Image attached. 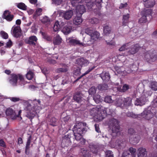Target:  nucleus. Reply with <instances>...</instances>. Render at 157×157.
Instances as JSON below:
<instances>
[{
    "label": "nucleus",
    "mask_w": 157,
    "mask_h": 157,
    "mask_svg": "<svg viewBox=\"0 0 157 157\" xmlns=\"http://www.w3.org/2000/svg\"><path fill=\"white\" fill-rule=\"evenodd\" d=\"M4 72L7 75H10V77L8 78L9 82L13 86H17V80L19 79L20 82L24 84L23 82L25 81L23 75L18 74H16L15 73L11 74V71L10 70L6 69L5 70Z\"/></svg>",
    "instance_id": "f257e3e1"
},
{
    "label": "nucleus",
    "mask_w": 157,
    "mask_h": 157,
    "mask_svg": "<svg viewBox=\"0 0 157 157\" xmlns=\"http://www.w3.org/2000/svg\"><path fill=\"white\" fill-rule=\"evenodd\" d=\"M144 60L148 63H151L155 62L157 59V55L155 51L151 50L144 53Z\"/></svg>",
    "instance_id": "f03ea898"
},
{
    "label": "nucleus",
    "mask_w": 157,
    "mask_h": 157,
    "mask_svg": "<svg viewBox=\"0 0 157 157\" xmlns=\"http://www.w3.org/2000/svg\"><path fill=\"white\" fill-rule=\"evenodd\" d=\"M152 12L151 9L144 8L140 12L142 17L140 19L139 22L140 23H145L147 19L150 20L152 17Z\"/></svg>",
    "instance_id": "7ed1b4c3"
},
{
    "label": "nucleus",
    "mask_w": 157,
    "mask_h": 157,
    "mask_svg": "<svg viewBox=\"0 0 157 157\" xmlns=\"http://www.w3.org/2000/svg\"><path fill=\"white\" fill-rule=\"evenodd\" d=\"M86 125V124L85 122H79L76 124L73 128V133L84 134L87 131Z\"/></svg>",
    "instance_id": "20e7f679"
},
{
    "label": "nucleus",
    "mask_w": 157,
    "mask_h": 157,
    "mask_svg": "<svg viewBox=\"0 0 157 157\" xmlns=\"http://www.w3.org/2000/svg\"><path fill=\"white\" fill-rule=\"evenodd\" d=\"M109 127L111 129L113 133L117 134L120 129L118 121L114 118L110 119L109 122Z\"/></svg>",
    "instance_id": "39448f33"
},
{
    "label": "nucleus",
    "mask_w": 157,
    "mask_h": 157,
    "mask_svg": "<svg viewBox=\"0 0 157 157\" xmlns=\"http://www.w3.org/2000/svg\"><path fill=\"white\" fill-rule=\"evenodd\" d=\"M148 92H147L145 94H143L141 97L139 98H137L135 101V105L142 106L144 105L148 96H150L151 94V93L149 95L148 94Z\"/></svg>",
    "instance_id": "423d86ee"
},
{
    "label": "nucleus",
    "mask_w": 157,
    "mask_h": 157,
    "mask_svg": "<svg viewBox=\"0 0 157 157\" xmlns=\"http://www.w3.org/2000/svg\"><path fill=\"white\" fill-rule=\"evenodd\" d=\"M108 111H110V109L108 108H104V109L102 110L100 113L98 112L95 116V117L98 121H100L103 120L107 115H110L112 113H107Z\"/></svg>",
    "instance_id": "0eeeda50"
},
{
    "label": "nucleus",
    "mask_w": 157,
    "mask_h": 157,
    "mask_svg": "<svg viewBox=\"0 0 157 157\" xmlns=\"http://www.w3.org/2000/svg\"><path fill=\"white\" fill-rule=\"evenodd\" d=\"M72 133L74 134V137L73 138L74 139V143H76L75 142V140L77 142H78V145H83L85 144L86 143V140L83 138V136L84 134H81L79 133L76 134L75 133Z\"/></svg>",
    "instance_id": "6e6552de"
},
{
    "label": "nucleus",
    "mask_w": 157,
    "mask_h": 157,
    "mask_svg": "<svg viewBox=\"0 0 157 157\" xmlns=\"http://www.w3.org/2000/svg\"><path fill=\"white\" fill-rule=\"evenodd\" d=\"M26 117L31 121L35 115L34 108L30 104H29L26 107Z\"/></svg>",
    "instance_id": "1a4fd4ad"
},
{
    "label": "nucleus",
    "mask_w": 157,
    "mask_h": 157,
    "mask_svg": "<svg viewBox=\"0 0 157 157\" xmlns=\"http://www.w3.org/2000/svg\"><path fill=\"white\" fill-rule=\"evenodd\" d=\"M73 137L74 134L72 132L65 135L63 137L62 144H64L65 146L68 147L71 144V138Z\"/></svg>",
    "instance_id": "9d476101"
},
{
    "label": "nucleus",
    "mask_w": 157,
    "mask_h": 157,
    "mask_svg": "<svg viewBox=\"0 0 157 157\" xmlns=\"http://www.w3.org/2000/svg\"><path fill=\"white\" fill-rule=\"evenodd\" d=\"M14 17L13 14H11L10 12L8 10H6L3 13L2 17L8 21H11L13 19Z\"/></svg>",
    "instance_id": "9b49d317"
},
{
    "label": "nucleus",
    "mask_w": 157,
    "mask_h": 157,
    "mask_svg": "<svg viewBox=\"0 0 157 157\" xmlns=\"http://www.w3.org/2000/svg\"><path fill=\"white\" fill-rule=\"evenodd\" d=\"M76 11L77 15L82 16L86 11L85 6L83 5H79L76 6Z\"/></svg>",
    "instance_id": "f8f14e48"
},
{
    "label": "nucleus",
    "mask_w": 157,
    "mask_h": 157,
    "mask_svg": "<svg viewBox=\"0 0 157 157\" xmlns=\"http://www.w3.org/2000/svg\"><path fill=\"white\" fill-rule=\"evenodd\" d=\"M82 94L80 92H77L73 95V100L78 103H80L82 100Z\"/></svg>",
    "instance_id": "ddd939ff"
},
{
    "label": "nucleus",
    "mask_w": 157,
    "mask_h": 157,
    "mask_svg": "<svg viewBox=\"0 0 157 157\" xmlns=\"http://www.w3.org/2000/svg\"><path fill=\"white\" fill-rule=\"evenodd\" d=\"M142 117L145 119L149 120L153 117L154 114L151 112L150 111L145 110L142 113Z\"/></svg>",
    "instance_id": "4468645a"
},
{
    "label": "nucleus",
    "mask_w": 157,
    "mask_h": 157,
    "mask_svg": "<svg viewBox=\"0 0 157 157\" xmlns=\"http://www.w3.org/2000/svg\"><path fill=\"white\" fill-rule=\"evenodd\" d=\"M89 147L91 151L93 153L97 155L100 149V147L98 145L93 143H90L89 144Z\"/></svg>",
    "instance_id": "2eb2a0df"
},
{
    "label": "nucleus",
    "mask_w": 157,
    "mask_h": 157,
    "mask_svg": "<svg viewBox=\"0 0 157 157\" xmlns=\"http://www.w3.org/2000/svg\"><path fill=\"white\" fill-rule=\"evenodd\" d=\"M6 113L7 116L10 117L13 120L16 119V113L12 108H7L6 111Z\"/></svg>",
    "instance_id": "dca6fc26"
},
{
    "label": "nucleus",
    "mask_w": 157,
    "mask_h": 157,
    "mask_svg": "<svg viewBox=\"0 0 157 157\" xmlns=\"http://www.w3.org/2000/svg\"><path fill=\"white\" fill-rule=\"evenodd\" d=\"M138 157H146L147 152L146 149L142 147L139 148L137 151Z\"/></svg>",
    "instance_id": "f3484780"
},
{
    "label": "nucleus",
    "mask_w": 157,
    "mask_h": 157,
    "mask_svg": "<svg viewBox=\"0 0 157 157\" xmlns=\"http://www.w3.org/2000/svg\"><path fill=\"white\" fill-rule=\"evenodd\" d=\"M140 48V47L139 44H136L129 50L128 52V54L131 55L135 54L137 52Z\"/></svg>",
    "instance_id": "a211bd4d"
},
{
    "label": "nucleus",
    "mask_w": 157,
    "mask_h": 157,
    "mask_svg": "<svg viewBox=\"0 0 157 157\" xmlns=\"http://www.w3.org/2000/svg\"><path fill=\"white\" fill-rule=\"evenodd\" d=\"M143 1L144 6L147 8L152 7L155 4L154 0H143Z\"/></svg>",
    "instance_id": "6ab92c4d"
},
{
    "label": "nucleus",
    "mask_w": 157,
    "mask_h": 157,
    "mask_svg": "<svg viewBox=\"0 0 157 157\" xmlns=\"http://www.w3.org/2000/svg\"><path fill=\"white\" fill-rule=\"evenodd\" d=\"M104 82H108L110 79V75L109 72H103L100 75Z\"/></svg>",
    "instance_id": "aec40b11"
},
{
    "label": "nucleus",
    "mask_w": 157,
    "mask_h": 157,
    "mask_svg": "<svg viewBox=\"0 0 157 157\" xmlns=\"http://www.w3.org/2000/svg\"><path fill=\"white\" fill-rule=\"evenodd\" d=\"M21 29L19 26L13 27V33L14 36L17 38L20 37L21 35Z\"/></svg>",
    "instance_id": "412c9836"
},
{
    "label": "nucleus",
    "mask_w": 157,
    "mask_h": 157,
    "mask_svg": "<svg viewBox=\"0 0 157 157\" xmlns=\"http://www.w3.org/2000/svg\"><path fill=\"white\" fill-rule=\"evenodd\" d=\"M68 40V43L70 44L71 45L74 46L77 45L80 46L83 45L82 43L80 41L77 39H74L72 38H69Z\"/></svg>",
    "instance_id": "4be33fe9"
},
{
    "label": "nucleus",
    "mask_w": 157,
    "mask_h": 157,
    "mask_svg": "<svg viewBox=\"0 0 157 157\" xmlns=\"http://www.w3.org/2000/svg\"><path fill=\"white\" fill-rule=\"evenodd\" d=\"M62 41V39L59 35H57L54 37L53 40V43L55 46L59 45Z\"/></svg>",
    "instance_id": "5701e85b"
},
{
    "label": "nucleus",
    "mask_w": 157,
    "mask_h": 157,
    "mask_svg": "<svg viewBox=\"0 0 157 157\" xmlns=\"http://www.w3.org/2000/svg\"><path fill=\"white\" fill-rule=\"evenodd\" d=\"M115 146L118 148L123 149L125 146V142L122 140H117L115 143Z\"/></svg>",
    "instance_id": "b1692460"
},
{
    "label": "nucleus",
    "mask_w": 157,
    "mask_h": 157,
    "mask_svg": "<svg viewBox=\"0 0 157 157\" xmlns=\"http://www.w3.org/2000/svg\"><path fill=\"white\" fill-rule=\"evenodd\" d=\"M140 140V136L137 135L131 136L129 138V141L132 144L138 143Z\"/></svg>",
    "instance_id": "393cba45"
},
{
    "label": "nucleus",
    "mask_w": 157,
    "mask_h": 157,
    "mask_svg": "<svg viewBox=\"0 0 157 157\" xmlns=\"http://www.w3.org/2000/svg\"><path fill=\"white\" fill-rule=\"evenodd\" d=\"M37 39L36 36H32L29 37V39L26 42V43L30 45L35 46L36 42L37 41Z\"/></svg>",
    "instance_id": "a878e982"
},
{
    "label": "nucleus",
    "mask_w": 157,
    "mask_h": 157,
    "mask_svg": "<svg viewBox=\"0 0 157 157\" xmlns=\"http://www.w3.org/2000/svg\"><path fill=\"white\" fill-rule=\"evenodd\" d=\"M72 29V26L70 25L67 24L64 26L62 29V31L64 34L67 35L71 32Z\"/></svg>",
    "instance_id": "bb28decb"
},
{
    "label": "nucleus",
    "mask_w": 157,
    "mask_h": 157,
    "mask_svg": "<svg viewBox=\"0 0 157 157\" xmlns=\"http://www.w3.org/2000/svg\"><path fill=\"white\" fill-rule=\"evenodd\" d=\"M87 63V60L83 58L77 59L76 61V63L82 67L85 66Z\"/></svg>",
    "instance_id": "cd10ccee"
},
{
    "label": "nucleus",
    "mask_w": 157,
    "mask_h": 157,
    "mask_svg": "<svg viewBox=\"0 0 157 157\" xmlns=\"http://www.w3.org/2000/svg\"><path fill=\"white\" fill-rule=\"evenodd\" d=\"M123 102L124 105L125 107H128L132 105V99L130 97H127L123 100Z\"/></svg>",
    "instance_id": "c85d7f7f"
},
{
    "label": "nucleus",
    "mask_w": 157,
    "mask_h": 157,
    "mask_svg": "<svg viewBox=\"0 0 157 157\" xmlns=\"http://www.w3.org/2000/svg\"><path fill=\"white\" fill-rule=\"evenodd\" d=\"M81 17L82 16H80V15H77V16L75 17L73 19V22L74 24L76 25H78L80 24L83 21Z\"/></svg>",
    "instance_id": "c756f323"
},
{
    "label": "nucleus",
    "mask_w": 157,
    "mask_h": 157,
    "mask_svg": "<svg viewBox=\"0 0 157 157\" xmlns=\"http://www.w3.org/2000/svg\"><path fill=\"white\" fill-rule=\"evenodd\" d=\"M73 12L71 10H69L63 13V17L65 19L69 20L72 17Z\"/></svg>",
    "instance_id": "7c9ffc66"
},
{
    "label": "nucleus",
    "mask_w": 157,
    "mask_h": 157,
    "mask_svg": "<svg viewBox=\"0 0 157 157\" xmlns=\"http://www.w3.org/2000/svg\"><path fill=\"white\" fill-rule=\"evenodd\" d=\"M34 73L31 70L29 69H27V73L26 74V77L29 80H32L34 77Z\"/></svg>",
    "instance_id": "2f4dec72"
},
{
    "label": "nucleus",
    "mask_w": 157,
    "mask_h": 157,
    "mask_svg": "<svg viewBox=\"0 0 157 157\" xmlns=\"http://www.w3.org/2000/svg\"><path fill=\"white\" fill-rule=\"evenodd\" d=\"M99 111V108L97 107H94L90 109V114L91 116L95 117Z\"/></svg>",
    "instance_id": "473e14b6"
},
{
    "label": "nucleus",
    "mask_w": 157,
    "mask_h": 157,
    "mask_svg": "<svg viewBox=\"0 0 157 157\" xmlns=\"http://www.w3.org/2000/svg\"><path fill=\"white\" fill-rule=\"evenodd\" d=\"M108 88V85L105 83L98 84L97 86L98 89L101 91L107 90Z\"/></svg>",
    "instance_id": "72a5a7b5"
},
{
    "label": "nucleus",
    "mask_w": 157,
    "mask_h": 157,
    "mask_svg": "<svg viewBox=\"0 0 157 157\" xmlns=\"http://www.w3.org/2000/svg\"><path fill=\"white\" fill-rule=\"evenodd\" d=\"M80 155L82 157H90V154L88 150H85L84 149H82L81 150Z\"/></svg>",
    "instance_id": "f704fd0d"
},
{
    "label": "nucleus",
    "mask_w": 157,
    "mask_h": 157,
    "mask_svg": "<svg viewBox=\"0 0 157 157\" xmlns=\"http://www.w3.org/2000/svg\"><path fill=\"white\" fill-rule=\"evenodd\" d=\"M100 36V33L97 31H94L92 35L90 36V38L91 40H96L98 39Z\"/></svg>",
    "instance_id": "c9c22d12"
},
{
    "label": "nucleus",
    "mask_w": 157,
    "mask_h": 157,
    "mask_svg": "<svg viewBox=\"0 0 157 157\" xmlns=\"http://www.w3.org/2000/svg\"><path fill=\"white\" fill-rule=\"evenodd\" d=\"M150 88L153 90L156 91L157 90V82L155 81H151L149 86Z\"/></svg>",
    "instance_id": "e433bc0d"
},
{
    "label": "nucleus",
    "mask_w": 157,
    "mask_h": 157,
    "mask_svg": "<svg viewBox=\"0 0 157 157\" xmlns=\"http://www.w3.org/2000/svg\"><path fill=\"white\" fill-rule=\"evenodd\" d=\"M111 27L108 25H106L103 27V32L106 35L110 34L111 32Z\"/></svg>",
    "instance_id": "4c0bfd02"
},
{
    "label": "nucleus",
    "mask_w": 157,
    "mask_h": 157,
    "mask_svg": "<svg viewBox=\"0 0 157 157\" xmlns=\"http://www.w3.org/2000/svg\"><path fill=\"white\" fill-rule=\"evenodd\" d=\"M57 119L55 117H51L49 120L50 125L53 126H56L57 125Z\"/></svg>",
    "instance_id": "58836bf2"
},
{
    "label": "nucleus",
    "mask_w": 157,
    "mask_h": 157,
    "mask_svg": "<svg viewBox=\"0 0 157 157\" xmlns=\"http://www.w3.org/2000/svg\"><path fill=\"white\" fill-rule=\"evenodd\" d=\"M114 104L117 106H120L123 104V99L121 98H117L114 101Z\"/></svg>",
    "instance_id": "ea45409f"
},
{
    "label": "nucleus",
    "mask_w": 157,
    "mask_h": 157,
    "mask_svg": "<svg viewBox=\"0 0 157 157\" xmlns=\"http://www.w3.org/2000/svg\"><path fill=\"white\" fill-rule=\"evenodd\" d=\"M129 17L128 14L123 16L122 24L123 25L125 26L127 25L128 22Z\"/></svg>",
    "instance_id": "a19ab883"
},
{
    "label": "nucleus",
    "mask_w": 157,
    "mask_h": 157,
    "mask_svg": "<svg viewBox=\"0 0 157 157\" xmlns=\"http://www.w3.org/2000/svg\"><path fill=\"white\" fill-rule=\"evenodd\" d=\"M65 113H63L62 115H61V120L62 122H64L65 123H67L68 121L69 120L70 117L69 115H66V116H65L64 117H63V116L65 115H63Z\"/></svg>",
    "instance_id": "79ce46f5"
},
{
    "label": "nucleus",
    "mask_w": 157,
    "mask_h": 157,
    "mask_svg": "<svg viewBox=\"0 0 157 157\" xmlns=\"http://www.w3.org/2000/svg\"><path fill=\"white\" fill-rule=\"evenodd\" d=\"M129 89V86L127 84H124L122 88L118 89V90L121 92H124Z\"/></svg>",
    "instance_id": "37998d69"
},
{
    "label": "nucleus",
    "mask_w": 157,
    "mask_h": 157,
    "mask_svg": "<svg viewBox=\"0 0 157 157\" xmlns=\"http://www.w3.org/2000/svg\"><path fill=\"white\" fill-rule=\"evenodd\" d=\"M17 6L18 8L23 10H25L27 9V6L24 3L22 2L18 3Z\"/></svg>",
    "instance_id": "c03bdc74"
},
{
    "label": "nucleus",
    "mask_w": 157,
    "mask_h": 157,
    "mask_svg": "<svg viewBox=\"0 0 157 157\" xmlns=\"http://www.w3.org/2000/svg\"><path fill=\"white\" fill-rule=\"evenodd\" d=\"M70 1L73 6H77L79 3H82L81 0H70Z\"/></svg>",
    "instance_id": "a18cd8bd"
},
{
    "label": "nucleus",
    "mask_w": 157,
    "mask_h": 157,
    "mask_svg": "<svg viewBox=\"0 0 157 157\" xmlns=\"http://www.w3.org/2000/svg\"><path fill=\"white\" fill-rule=\"evenodd\" d=\"M94 101L97 103H98L101 101V96L99 94L96 95L93 97Z\"/></svg>",
    "instance_id": "49530a36"
},
{
    "label": "nucleus",
    "mask_w": 157,
    "mask_h": 157,
    "mask_svg": "<svg viewBox=\"0 0 157 157\" xmlns=\"http://www.w3.org/2000/svg\"><path fill=\"white\" fill-rule=\"evenodd\" d=\"M96 91V88L95 87L93 86L91 87L89 90V93L90 95L94 94Z\"/></svg>",
    "instance_id": "de8ad7c7"
},
{
    "label": "nucleus",
    "mask_w": 157,
    "mask_h": 157,
    "mask_svg": "<svg viewBox=\"0 0 157 157\" xmlns=\"http://www.w3.org/2000/svg\"><path fill=\"white\" fill-rule=\"evenodd\" d=\"M60 25L58 21L56 22L53 26V30L54 31L56 32L59 30L60 28Z\"/></svg>",
    "instance_id": "09e8293b"
},
{
    "label": "nucleus",
    "mask_w": 157,
    "mask_h": 157,
    "mask_svg": "<svg viewBox=\"0 0 157 157\" xmlns=\"http://www.w3.org/2000/svg\"><path fill=\"white\" fill-rule=\"evenodd\" d=\"M104 101L108 103H111L113 102V100L112 99L111 96H107L104 98Z\"/></svg>",
    "instance_id": "8fccbe9b"
},
{
    "label": "nucleus",
    "mask_w": 157,
    "mask_h": 157,
    "mask_svg": "<svg viewBox=\"0 0 157 157\" xmlns=\"http://www.w3.org/2000/svg\"><path fill=\"white\" fill-rule=\"evenodd\" d=\"M89 21L91 24H97L99 22V20L97 18L93 17L89 20Z\"/></svg>",
    "instance_id": "3c124183"
},
{
    "label": "nucleus",
    "mask_w": 157,
    "mask_h": 157,
    "mask_svg": "<svg viewBox=\"0 0 157 157\" xmlns=\"http://www.w3.org/2000/svg\"><path fill=\"white\" fill-rule=\"evenodd\" d=\"M129 45V43H127L123 44L119 49L120 51H123L128 49V47Z\"/></svg>",
    "instance_id": "603ef678"
},
{
    "label": "nucleus",
    "mask_w": 157,
    "mask_h": 157,
    "mask_svg": "<svg viewBox=\"0 0 157 157\" xmlns=\"http://www.w3.org/2000/svg\"><path fill=\"white\" fill-rule=\"evenodd\" d=\"M105 42L107 45H108L110 47L113 48L115 46V42L113 40H111L109 42H108L107 40H105Z\"/></svg>",
    "instance_id": "864d4df0"
},
{
    "label": "nucleus",
    "mask_w": 157,
    "mask_h": 157,
    "mask_svg": "<svg viewBox=\"0 0 157 157\" xmlns=\"http://www.w3.org/2000/svg\"><path fill=\"white\" fill-rule=\"evenodd\" d=\"M94 31L91 28H87L85 30V33L90 36L92 35V33Z\"/></svg>",
    "instance_id": "5fc2aeb1"
},
{
    "label": "nucleus",
    "mask_w": 157,
    "mask_h": 157,
    "mask_svg": "<svg viewBox=\"0 0 157 157\" xmlns=\"http://www.w3.org/2000/svg\"><path fill=\"white\" fill-rule=\"evenodd\" d=\"M0 34L1 37L4 39H7L8 38V35L7 33L4 31H1Z\"/></svg>",
    "instance_id": "6e6d98bb"
},
{
    "label": "nucleus",
    "mask_w": 157,
    "mask_h": 157,
    "mask_svg": "<svg viewBox=\"0 0 157 157\" xmlns=\"http://www.w3.org/2000/svg\"><path fill=\"white\" fill-rule=\"evenodd\" d=\"M32 140V137L31 135H30L28 138L26 144V147H30V146L31 143V141Z\"/></svg>",
    "instance_id": "4d7b16f0"
},
{
    "label": "nucleus",
    "mask_w": 157,
    "mask_h": 157,
    "mask_svg": "<svg viewBox=\"0 0 157 157\" xmlns=\"http://www.w3.org/2000/svg\"><path fill=\"white\" fill-rule=\"evenodd\" d=\"M122 157H132V155L130 154L128 151H124L123 153Z\"/></svg>",
    "instance_id": "13d9d810"
},
{
    "label": "nucleus",
    "mask_w": 157,
    "mask_h": 157,
    "mask_svg": "<svg viewBox=\"0 0 157 157\" xmlns=\"http://www.w3.org/2000/svg\"><path fill=\"white\" fill-rule=\"evenodd\" d=\"M67 71V68H58L56 69V72L57 73H60V72H65Z\"/></svg>",
    "instance_id": "bf43d9fd"
},
{
    "label": "nucleus",
    "mask_w": 157,
    "mask_h": 157,
    "mask_svg": "<svg viewBox=\"0 0 157 157\" xmlns=\"http://www.w3.org/2000/svg\"><path fill=\"white\" fill-rule=\"evenodd\" d=\"M106 157H113V152L109 150L106 151L105 152Z\"/></svg>",
    "instance_id": "052dcab7"
},
{
    "label": "nucleus",
    "mask_w": 157,
    "mask_h": 157,
    "mask_svg": "<svg viewBox=\"0 0 157 157\" xmlns=\"http://www.w3.org/2000/svg\"><path fill=\"white\" fill-rule=\"evenodd\" d=\"M95 67H91L90 68L86 71L81 76L82 77L86 75L89 73L90 72H91L92 71Z\"/></svg>",
    "instance_id": "680f3d73"
},
{
    "label": "nucleus",
    "mask_w": 157,
    "mask_h": 157,
    "mask_svg": "<svg viewBox=\"0 0 157 157\" xmlns=\"http://www.w3.org/2000/svg\"><path fill=\"white\" fill-rule=\"evenodd\" d=\"M95 67H91L90 68L86 71L81 76L82 77L86 75L89 73L90 72H91L92 71Z\"/></svg>",
    "instance_id": "e2e57ef3"
},
{
    "label": "nucleus",
    "mask_w": 157,
    "mask_h": 157,
    "mask_svg": "<svg viewBox=\"0 0 157 157\" xmlns=\"http://www.w3.org/2000/svg\"><path fill=\"white\" fill-rule=\"evenodd\" d=\"M136 149L133 148L132 147H131L129 148V151L130 153L132 155H136Z\"/></svg>",
    "instance_id": "0e129e2a"
},
{
    "label": "nucleus",
    "mask_w": 157,
    "mask_h": 157,
    "mask_svg": "<svg viewBox=\"0 0 157 157\" xmlns=\"http://www.w3.org/2000/svg\"><path fill=\"white\" fill-rule=\"evenodd\" d=\"M81 69L80 68H78L76 70H75L74 71V75L78 76L80 75L81 73Z\"/></svg>",
    "instance_id": "69168bd1"
},
{
    "label": "nucleus",
    "mask_w": 157,
    "mask_h": 157,
    "mask_svg": "<svg viewBox=\"0 0 157 157\" xmlns=\"http://www.w3.org/2000/svg\"><path fill=\"white\" fill-rule=\"evenodd\" d=\"M42 21L43 23H46L49 22L50 21V20L48 17L45 16L43 18Z\"/></svg>",
    "instance_id": "338daca9"
},
{
    "label": "nucleus",
    "mask_w": 157,
    "mask_h": 157,
    "mask_svg": "<svg viewBox=\"0 0 157 157\" xmlns=\"http://www.w3.org/2000/svg\"><path fill=\"white\" fill-rule=\"evenodd\" d=\"M71 96L69 95L67 96L66 97H63L62 99H61V101H62L64 100L65 98V102L66 103H67L68 102V101L70 100L71 99Z\"/></svg>",
    "instance_id": "774afa93"
}]
</instances>
